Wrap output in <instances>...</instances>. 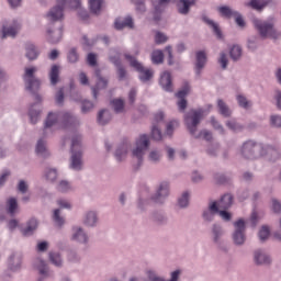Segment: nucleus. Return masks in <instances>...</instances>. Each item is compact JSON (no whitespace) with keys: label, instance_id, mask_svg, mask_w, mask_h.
<instances>
[{"label":"nucleus","instance_id":"f257e3e1","mask_svg":"<svg viewBox=\"0 0 281 281\" xmlns=\"http://www.w3.org/2000/svg\"><path fill=\"white\" fill-rule=\"evenodd\" d=\"M213 105L207 104L205 108L192 109L184 114V124L190 133L194 135L199 131V124L203 121L204 115H209L212 111Z\"/></svg>","mask_w":281,"mask_h":281},{"label":"nucleus","instance_id":"f03ea898","mask_svg":"<svg viewBox=\"0 0 281 281\" xmlns=\"http://www.w3.org/2000/svg\"><path fill=\"white\" fill-rule=\"evenodd\" d=\"M70 153L69 168L75 172H80L85 166L82 160V136L80 134H75L71 137Z\"/></svg>","mask_w":281,"mask_h":281},{"label":"nucleus","instance_id":"7ed1b4c3","mask_svg":"<svg viewBox=\"0 0 281 281\" xmlns=\"http://www.w3.org/2000/svg\"><path fill=\"white\" fill-rule=\"evenodd\" d=\"M150 148V137L148 134H142L136 139V146L132 149V159L135 164V169L139 170L144 166V155Z\"/></svg>","mask_w":281,"mask_h":281},{"label":"nucleus","instance_id":"20e7f679","mask_svg":"<svg viewBox=\"0 0 281 281\" xmlns=\"http://www.w3.org/2000/svg\"><path fill=\"white\" fill-rule=\"evenodd\" d=\"M240 155L244 159L255 161V159L267 156V148L255 140H246L240 147Z\"/></svg>","mask_w":281,"mask_h":281},{"label":"nucleus","instance_id":"39448f33","mask_svg":"<svg viewBox=\"0 0 281 281\" xmlns=\"http://www.w3.org/2000/svg\"><path fill=\"white\" fill-rule=\"evenodd\" d=\"M38 71V68L31 67L24 69L23 80L27 91H31L36 100V102H43V97L37 93L41 89V80L34 76Z\"/></svg>","mask_w":281,"mask_h":281},{"label":"nucleus","instance_id":"423d86ee","mask_svg":"<svg viewBox=\"0 0 281 281\" xmlns=\"http://www.w3.org/2000/svg\"><path fill=\"white\" fill-rule=\"evenodd\" d=\"M124 58L125 60H127V63H130V67L137 71L140 82H148L153 78V76H155V71L150 68L144 67V64L137 60L135 56L125 53Z\"/></svg>","mask_w":281,"mask_h":281},{"label":"nucleus","instance_id":"0eeeda50","mask_svg":"<svg viewBox=\"0 0 281 281\" xmlns=\"http://www.w3.org/2000/svg\"><path fill=\"white\" fill-rule=\"evenodd\" d=\"M223 236H225V228L221 223H214L211 225V239L212 243L220 249V251H223L224 254H227L229 251V248L227 245H225V241H223Z\"/></svg>","mask_w":281,"mask_h":281},{"label":"nucleus","instance_id":"6e6552de","mask_svg":"<svg viewBox=\"0 0 281 281\" xmlns=\"http://www.w3.org/2000/svg\"><path fill=\"white\" fill-rule=\"evenodd\" d=\"M170 196V182L162 181L160 182L155 190V193L150 195V201L156 205H164Z\"/></svg>","mask_w":281,"mask_h":281},{"label":"nucleus","instance_id":"1a4fd4ad","mask_svg":"<svg viewBox=\"0 0 281 281\" xmlns=\"http://www.w3.org/2000/svg\"><path fill=\"white\" fill-rule=\"evenodd\" d=\"M252 23L261 38H276L278 36V31L273 27V23L258 19H254Z\"/></svg>","mask_w":281,"mask_h":281},{"label":"nucleus","instance_id":"9d476101","mask_svg":"<svg viewBox=\"0 0 281 281\" xmlns=\"http://www.w3.org/2000/svg\"><path fill=\"white\" fill-rule=\"evenodd\" d=\"M235 231L233 232L232 238L234 245L236 247H243L245 243L247 241V225L245 224L244 220L240 218L236 222H234Z\"/></svg>","mask_w":281,"mask_h":281},{"label":"nucleus","instance_id":"9b49d317","mask_svg":"<svg viewBox=\"0 0 281 281\" xmlns=\"http://www.w3.org/2000/svg\"><path fill=\"white\" fill-rule=\"evenodd\" d=\"M46 41L50 45H58L63 41V24L50 23L46 30Z\"/></svg>","mask_w":281,"mask_h":281},{"label":"nucleus","instance_id":"f8f14e48","mask_svg":"<svg viewBox=\"0 0 281 281\" xmlns=\"http://www.w3.org/2000/svg\"><path fill=\"white\" fill-rule=\"evenodd\" d=\"M60 122V112H48L44 127L42 130V137H52L54 135V125Z\"/></svg>","mask_w":281,"mask_h":281},{"label":"nucleus","instance_id":"ddd939ff","mask_svg":"<svg viewBox=\"0 0 281 281\" xmlns=\"http://www.w3.org/2000/svg\"><path fill=\"white\" fill-rule=\"evenodd\" d=\"M70 240L77 245H89V233L82 226L75 225L71 227Z\"/></svg>","mask_w":281,"mask_h":281},{"label":"nucleus","instance_id":"4468645a","mask_svg":"<svg viewBox=\"0 0 281 281\" xmlns=\"http://www.w3.org/2000/svg\"><path fill=\"white\" fill-rule=\"evenodd\" d=\"M217 10L222 16H225V19H235V22L239 27H245V20L243 19L240 12L227 5L220 7Z\"/></svg>","mask_w":281,"mask_h":281},{"label":"nucleus","instance_id":"2eb2a0df","mask_svg":"<svg viewBox=\"0 0 281 281\" xmlns=\"http://www.w3.org/2000/svg\"><path fill=\"white\" fill-rule=\"evenodd\" d=\"M33 269L37 271L40 278H52V271L49 270L47 261L41 257H37L33 260Z\"/></svg>","mask_w":281,"mask_h":281},{"label":"nucleus","instance_id":"dca6fc26","mask_svg":"<svg viewBox=\"0 0 281 281\" xmlns=\"http://www.w3.org/2000/svg\"><path fill=\"white\" fill-rule=\"evenodd\" d=\"M20 31L21 22L19 20H12L10 24L2 26L1 38H8V36H10L11 38H15L16 34H19Z\"/></svg>","mask_w":281,"mask_h":281},{"label":"nucleus","instance_id":"f3484780","mask_svg":"<svg viewBox=\"0 0 281 281\" xmlns=\"http://www.w3.org/2000/svg\"><path fill=\"white\" fill-rule=\"evenodd\" d=\"M218 212V201H210L207 209H204L202 212V218L204 223L214 222V217Z\"/></svg>","mask_w":281,"mask_h":281},{"label":"nucleus","instance_id":"a211bd4d","mask_svg":"<svg viewBox=\"0 0 281 281\" xmlns=\"http://www.w3.org/2000/svg\"><path fill=\"white\" fill-rule=\"evenodd\" d=\"M60 124L64 128H71V126H80V119L70 112H60Z\"/></svg>","mask_w":281,"mask_h":281},{"label":"nucleus","instance_id":"6ab92c4d","mask_svg":"<svg viewBox=\"0 0 281 281\" xmlns=\"http://www.w3.org/2000/svg\"><path fill=\"white\" fill-rule=\"evenodd\" d=\"M254 262L258 267H262L271 265L272 260L271 256H269L267 251H265L263 249H257L254 251Z\"/></svg>","mask_w":281,"mask_h":281},{"label":"nucleus","instance_id":"aec40b11","mask_svg":"<svg viewBox=\"0 0 281 281\" xmlns=\"http://www.w3.org/2000/svg\"><path fill=\"white\" fill-rule=\"evenodd\" d=\"M82 223L86 227L89 228L98 227V224L100 223L98 211H87L83 214Z\"/></svg>","mask_w":281,"mask_h":281},{"label":"nucleus","instance_id":"412c9836","mask_svg":"<svg viewBox=\"0 0 281 281\" xmlns=\"http://www.w3.org/2000/svg\"><path fill=\"white\" fill-rule=\"evenodd\" d=\"M23 262V255L20 251H13L8 258V269L10 271H19Z\"/></svg>","mask_w":281,"mask_h":281},{"label":"nucleus","instance_id":"4be33fe9","mask_svg":"<svg viewBox=\"0 0 281 281\" xmlns=\"http://www.w3.org/2000/svg\"><path fill=\"white\" fill-rule=\"evenodd\" d=\"M95 76H97V83L95 87H92V97L94 100H98V91L102 90V89H106V87H109V79L102 77V75H100V70L95 71Z\"/></svg>","mask_w":281,"mask_h":281},{"label":"nucleus","instance_id":"5701e85b","mask_svg":"<svg viewBox=\"0 0 281 281\" xmlns=\"http://www.w3.org/2000/svg\"><path fill=\"white\" fill-rule=\"evenodd\" d=\"M130 150H131V143H122L117 145L114 150V157L116 161H119V164L124 161Z\"/></svg>","mask_w":281,"mask_h":281},{"label":"nucleus","instance_id":"b1692460","mask_svg":"<svg viewBox=\"0 0 281 281\" xmlns=\"http://www.w3.org/2000/svg\"><path fill=\"white\" fill-rule=\"evenodd\" d=\"M114 27L119 32L125 30V27H127V30H135V22L131 15H127L123 19H116L114 22Z\"/></svg>","mask_w":281,"mask_h":281},{"label":"nucleus","instance_id":"393cba45","mask_svg":"<svg viewBox=\"0 0 281 281\" xmlns=\"http://www.w3.org/2000/svg\"><path fill=\"white\" fill-rule=\"evenodd\" d=\"M35 153L43 159H49L52 157V151L47 148V140L40 138L35 147Z\"/></svg>","mask_w":281,"mask_h":281},{"label":"nucleus","instance_id":"a878e982","mask_svg":"<svg viewBox=\"0 0 281 281\" xmlns=\"http://www.w3.org/2000/svg\"><path fill=\"white\" fill-rule=\"evenodd\" d=\"M64 10H65V7H63V4H59L57 2V5L53 7L47 13L48 21H53V22L61 21L63 16H65Z\"/></svg>","mask_w":281,"mask_h":281},{"label":"nucleus","instance_id":"bb28decb","mask_svg":"<svg viewBox=\"0 0 281 281\" xmlns=\"http://www.w3.org/2000/svg\"><path fill=\"white\" fill-rule=\"evenodd\" d=\"M48 78L53 87H56V85L60 82V65L54 64L50 66Z\"/></svg>","mask_w":281,"mask_h":281},{"label":"nucleus","instance_id":"cd10ccee","mask_svg":"<svg viewBox=\"0 0 281 281\" xmlns=\"http://www.w3.org/2000/svg\"><path fill=\"white\" fill-rule=\"evenodd\" d=\"M161 159H164V153L161 149L154 148L147 155V161L151 164V166H159V164H161Z\"/></svg>","mask_w":281,"mask_h":281},{"label":"nucleus","instance_id":"c85d7f7f","mask_svg":"<svg viewBox=\"0 0 281 281\" xmlns=\"http://www.w3.org/2000/svg\"><path fill=\"white\" fill-rule=\"evenodd\" d=\"M232 205H234V195L232 193H225L217 202L218 210H231Z\"/></svg>","mask_w":281,"mask_h":281},{"label":"nucleus","instance_id":"c756f323","mask_svg":"<svg viewBox=\"0 0 281 281\" xmlns=\"http://www.w3.org/2000/svg\"><path fill=\"white\" fill-rule=\"evenodd\" d=\"M207 63V56L205 52L200 50L196 53V61H195V74L201 76V71L205 68V64Z\"/></svg>","mask_w":281,"mask_h":281},{"label":"nucleus","instance_id":"7c9ffc66","mask_svg":"<svg viewBox=\"0 0 281 281\" xmlns=\"http://www.w3.org/2000/svg\"><path fill=\"white\" fill-rule=\"evenodd\" d=\"M170 3V0H158V1H154L153 5H154V19L155 21H159V19H161V12H164V10H166V5Z\"/></svg>","mask_w":281,"mask_h":281},{"label":"nucleus","instance_id":"2f4dec72","mask_svg":"<svg viewBox=\"0 0 281 281\" xmlns=\"http://www.w3.org/2000/svg\"><path fill=\"white\" fill-rule=\"evenodd\" d=\"M159 85L164 91H172V75L165 71L160 75Z\"/></svg>","mask_w":281,"mask_h":281},{"label":"nucleus","instance_id":"473e14b6","mask_svg":"<svg viewBox=\"0 0 281 281\" xmlns=\"http://www.w3.org/2000/svg\"><path fill=\"white\" fill-rule=\"evenodd\" d=\"M111 120H113V114L108 109H103L97 114V122L100 126H106Z\"/></svg>","mask_w":281,"mask_h":281},{"label":"nucleus","instance_id":"72a5a7b5","mask_svg":"<svg viewBox=\"0 0 281 281\" xmlns=\"http://www.w3.org/2000/svg\"><path fill=\"white\" fill-rule=\"evenodd\" d=\"M66 260L69 265H80L82 262V255H80L78 249H68Z\"/></svg>","mask_w":281,"mask_h":281},{"label":"nucleus","instance_id":"f704fd0d","mask_svg":"<svg viewBox=\"0 0 281 281\" xmlns=\"http://www.w3.org/2000/svg\"><path fill=\"white\" fill-rule=\"evenodd\" d=\"M5 212L9 216H16L19 213V201H16V198H9L7 200Z\"/></svg>","mask_w":281,"mask_h":281},{"label":"nucleus","instance_id":"c9c22d12","mask_svg":"<svg viewBox=\"0 0 281 281\" xmlns=\"http://www.w3.org/2000/svg\"><path fill=\"white\" fill-rule=\"evenodd\" d=\"M196 3V0H179L178 1V12L179 14H190V8Z\"/></svg>","mask_w":281,"mask_h":281},{"label":"nucleus","instance_id":"e433bc0d","mask_svg":"<svg viewBox=\"0 0 281 281\" xmlns=\"http://www.w3.org/2000/svg\"><path fill=\"white\" fill-rule=\"evenodd\" d=\"M25 56L29 60H36L41 56V50L34 44H26Z\"/></svg>","mask_w":281,"mask_h":281},{"label":"nucleus","instance_id":"4c0bfd02","mask_svg":"<svg viewBox=\"0 0 281 281\" xmlns=\"http://www.w3.org/2000/svg\"><path fill=\"white\" fill-rule=\"evenodd\" d=\"M38 227V221L36 218H31L26 223V227L22 228V236H32L34 232H36V228Z\"/></svg>","mask_w":281,"mask_h":281},{"label":"nucleus","instance_id":"58836bf2","mask_svg":"<svg viewBox=\"0 0 281 281\" xmlns=\"http://www.w3.org/2000/svg\"><path fill=\"white\" fill-rule=\"evenodd\" d=\"M177 207L179 210H188V207H190V192H182V194L177 200Z\"/></svg>","mask_w":281,"mask_h":281},{"label":"nucleus","instance_id":"ea45409f","mask_svg":"<svg viewBox=\"0 0 281 281\" xmlns=\"http://www.w3.org/2000/svg\"><path fill=\"white\" fill-rule=\"evenodd\" d=\"M229 56L233 63H238L243 58V46L235 44L229 48Z\"/></svg>","mask_w":281,"mask_h":281},{"label":"nucleus","instance_id":"a19ab883","mask_svg":"<svg viewBox=\"0 0 281 281\" xmlns=\"http://www.w3.org/2000/svg\"><path fill=\"white\" fill-rule=\"evenodd\" d=\"M217 109L220 115H223V117H232V109L222 99L217 100Z\"/></svg>","mask_w":281,"mask_h":281},{"label":"nucleus","instance_id":"79ce46f5","mask_svg":"<svg viewBox=\"0 0 281 281\" xmlns=\"http://www.w3.org/2000/svg\"><path fill=\"white\" fill-rule=\"evenodd\" d=\"M29 117L31 124L38 123V117H41V110L36 109V103L31 104L29 109Z\"/></svg>","mask_w":281,"mask_h":281},{"label":"nucleus","instance_id":"37998d69","mask_svg":"<svg viewBox=\"0 0 281 281\" xmlns=\"http://www.w3.org/2000/svg\"><path fill=\"white\" fill-rule=\"evenodd\" d=\"M44 177L46 181H49V183H54V181L58 179V169L54 167H47L44 170Z\"/></svg>","mask_w":281,"mask_h":281},{"label":"nucleus","instance_id":"c03bdc74","mask_svg":"<svg viewBox=\"0 0 281 281\" xmlns=\"http://www.w3.org/2000/svg\"><path fill=\"white\" fill-rule=\"evenodd\" d=\"M57 3L64 8H70V10H78L82 5L81 0H57Z\"/></svg>","mask_w":281,"mask_h":281},{"label":"nucleus","instance_id":"a18cd8bd","mask_svg":"<svg viewBox=\"0 0 281 281\" xmlns=\"http://www.w3.org/2000/svg\"><path fill=\"white\" fill-rule=\"evenodd\" d=\"M225 124L229 131H233V133H243V131H245V126L234 119L226 121Z\"/></svg>","mask_w":281,"mask_h":281},{"label":"nucleus","instance_id":"49530a36","mask_svg":"<svg viewBox=\"0 0 281 281\" xmlns=\"http://www.w3.org/2000/svg\"><path fill=\"white\" fill-rule=\"evenodd\" d=\"M48 260L54 265V267L60 268L64 265L63 255H60V252H49Z\"/></svg>","mask_w":281,"mask_h":281},{"label":"nucleus","instance_id":"de8ad7c7","mask_svg":"<svg viewBox=\"0 0 281 281\" xmlns=\"http://www.w3.org/2000/svg\"><path fill=\"white\" fill-rule=\"evenodd\" d=\"M202 21L204 23H206V25H210V27H212V30H213L214 34L217 36V38H221V36H222L221 29L218 27V24L216 22H214L206 15L202 16Z\"/></svg>","mask_w":281,"mask_h":281},{"label":"nucleus","instance_id":"09e8293b","mask_svg":"<svg viewBox=\"0 0 281 281\" xmlns=\"http://www.w3.org/2000/svg\"><path fill=\"white\" fill-rule=\"evenodd\" d=\"M151 218L158 225H166L168 223V216H166L161 211H155L151 215Z\"/></svg>","mask_w":281,"mask_h":281},{"label":"nucleus","instance_id":"8fccbe9b","mask_svg":"<svg viewBox=\"0 0 281 281\" xmlns=\"http://www.w3.org/2000/svg\"><path fill=\"white\" fill-rule=\"evenodd\" d=\"M150 137L154 142H161V139H164V134L161 133L159 125L151 124Z\"/></svg>","mask_w":281,"mask_h":281},{"label":"nucleus","instance_id":"3c124183","mask_svg":"<svg viewBox=\"0 0 281 281\" xmlns=\"http://www.w3.org/2000/svg\"><path fill=\"white\" fill-rule=\"evenodd\" d=\"M153 65H162L164 63V50L155 49L150 55Z\"/></svg>","mask_w":281,"mask_h":281},{"label":"nucleus","instance_id":"603ef678","mask_svg":"<svg viewBox=\"0 0 281 281\" xmlns=\"http://www.w3.org/2000/svg\"><path fill=\"white\" fill-rule=\"evenodd\" d=\"M80 60V54H78V49L76 47H72L67 53V61L70 63V65H76Z\"/></svg>","mask_w":281,"mask_h":281},{"label":"nucleus","instance_id":"864d4df0","mask_svg":"<svg viewBox=\"0 0 281 281\" xmlns=\"http://www.w3.org/2000/svg\"><path fill=\"white\" fill-rule=\"evenodd\" d=\"M52 220L54 221L55 225H57V227H63V225H65V217L61 215L60 209H55L53 211Z\"/></svg>","mask_w":281,"mask_h":281},{"label":"nucleus","instance_id":"5fc2aeb1","mask_svg":"<svg viewBox=\"0 0 281 281\" xmlns=\"http://www.w3.org/2000/svg\"><path fill=\"white\" fill-rule=\"evenodd\" d=\"M109 60L110 63H113L115 67H120V65H122V60L120 59V53L117 49H110Z\"/></svg>","mask_w":281,"mask_h":281},{"label":"nucleus","instance_id":"6e6d98bb","mask_svg":"<svg viewBox=\"0 0 281 281\" xmlns=\"http://www.w3.org/2000/svg\"><path fill=\"white\" fill-rule=\"evenodd\" d=\"M194 139H201L202 137L205 142H212V132L209 130L196 131L195 134H191Z\"/></svg>","mask_w":281,"mask_h":281},{"label":"nucleus","instance_id":"4d7b16f0","mask_svg":"<svg viewBox=\"0 0 281 281\" xmlns=\"http://www.w3.org/2000/svg\"><path fill=\"white\" fill-rule=\"evenodd\" d=\"M57 190L63 194H67V192H71V190H74V187H71V183L69 181L60 180L57 184Z\"/></svg>","mask_w":281,"mask_h":281},{"label":"nucleus","instance_id":"13d9d810","mask_svg":"<svg viewBox=\"0 0 281 281\" xmlns=\"http://www.w3.org/2000/svg\"><path fill=\"white\" fill-rule=\"evenodd\" d=\"M104 0H89L90 11L93 14H100Z\"/></svg>","mask_w":281,"mask_h":281},{"label":"nucleus","instance_id":"bf43d9fd","mask_svg":"<svg viewBox=\"0 0 281 281\" xmlns=\"http://www.w3.org/2000/svg\"><path fill=\"white\" fill-rule=\"evenodd\" d=\"M246 5H248V8H252V10L260 11L266 8L267 2H265V0H250Z\"/></svg>","mask_w":281,"mask_h":281},{"label":"nucleus","instance_id":"052dcab7","mask_svg":"<svg viewBox=\"0 0 281 281\" xmlns=\"http://www.w3.org/2000/svg\"><path fill=\"white\" fill-rule=\"evenodd\" d=\"M111 104L115 113H124V99H114Z\"/></svg>","mask_w":281,"mask_h":281},{"label":"nucleus","instance_id":"680f3d73","mask_svg":"<svg viewBox=\"0 0 281 281\" xmlns=\"http://www.w3.org/2000/svg\"><path fill=\"white\" fill-rule=\"evenodd\" d=\"M266 155L268 161H271L272 164H276V161H278V159H280V151H278L277 149L270 148L269 150L266 149Z\"/></svg>","mask_w":281,"mask_h":281},{"label":"nucleus","instance_id":"e2e57ef3","mask_svg":"<svg viewBox=\"0 0 281 281\" xmlns=\"http://www.w3.org/2000/svg\"><path fill=\"white\" fill-rule=\"evenodd\" d=\"M270 235L271 231H269V226H262L258 233L260 243H266V240H269Z\"/></svg>","mask_w":281,"mask_h":281},{"label":"nucleus","instance_id":"0e129e2a","mask_svg":"<svg viewBox=\"0 0 281 281\" xmlns=\"http://www.w3.org/2000/svg\"><path fill=\"white\" fill-rule=\"evenodd\" d=\"M269 124L271 128H281V115L280 114L270 115Z\"/></svg>","mask_w":281,"mask_h":281},{"label":"nucleus","instance_id":"69168bd1","mask_svg":"<svg viewBox=\"0 0 281 281\" xmlns=\"http://www.w3.org/2000/svg\"><path fill=\"white\" fill-rule=\"evenodd\" d=\"M217 63L222 69H227V65H229V58L227 57L226 53H220V57L217 59Z\"/></svg>","mask_w":281,"mask_h":281},{"label":"nucleus","instance_id":"338daca9","mask_svg":"<svg viewBox=\"0 0 281 281\" xmlns=\"http://www.w3.org/2000/svg\"><path fill=\"white\" fill-rule=\"evenodd\" d=\"M93 102L89 100L81 101V113L85 115H87V113H91V111H93Z\"/></svg>","mask_w":281,"mask_h":281},{"label":"nucleus","instance_id":"774afa93","mask_svg":"<svg viewBox=\"0 0 281 281\" xmlns=\"http://www.w3.org/2000/svg\"><path fill=\"white\" fill-rule=\"evenodd\" d=\"M271 210L274 214H281V201L272 198L271 199Z\"/></svg>","mask_w":281,"mask_h":281}]
</instances>
